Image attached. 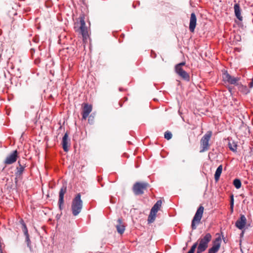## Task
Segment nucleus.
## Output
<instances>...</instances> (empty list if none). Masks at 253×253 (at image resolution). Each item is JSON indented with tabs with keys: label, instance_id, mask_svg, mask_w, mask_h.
Here are the masks:
<instances>
[{
	"label": "nucleus",
	"instance_id": "obj_1",
	"mask_svg": "<svg viewBox=\"0 0 253 253\" xmlns=\"http://www.w3.org/2000/svg\"><path fill=\"white\" fill-rule=\"evenodd\" d=\"M84 19V14H81L79 17L76 19L74 25L75 31L82 36L84 42H85L88 38L89 31V28L86 26Z\"/></svg>",
	"mask_w": 253,
	"mask_h": 253
},
{
	"label": "nucleus",
	"instance_id": "obj_2",
	"mask_svg": "<svg viewBox=\"0 0 253 253\" xmlns=\"http://www.w3.org/2000/svg\"><path fill=\"white\" fill-rule=\"evenodd\" d=\"M81 196L78 194L73 199L71 204V211L74 216L78 215L81 211L83 208V201L81 200Z\"/></svg>",
	"mask_w": 253,
	"mask_h": 253
},
{
	"label": "nucleus",
	"instance_id": "obj_3",
	"mask_svg": "<svg viewBox=\"0 0 253 253\" xmlns=\"http://www.w3.org/2000/svg\"><path fill=\"white\" fill-rule=\"evenodd\" d=\"M211 240V235L210 233H207L202 236L199 240V245L197 247V253H202L206 250L208 244Z\"/></svg>",
	"mask_w": 253,
	"mask_h": 253
},
{
	"label": "nucleus",
	"instance_id": "obj_4",
	"mask_svg": "<svg viewBox=\"0 0 253 253\" xmlns=\"http://www.w3.org/2000/svg\"><path fill=\"white\" fill-rule=\"evenodd\" d=\"M212 136V132L208 131L202 137L200 140V153H203L207 151L210 148L211 144L210 141Z\"/></svg>",
	"mask_w": 253,
	"mask_h": 253
},
{
	"label": "nucleus",
	"instance_id": "obj_5",
	"mask_svg": "<svg viewBox=\"0 0 253 253\" xmlns=\"http://www.w3.org/2000/svg\"><path fill=\"white\" fill-rule=\"evenodd\" d=\"M149 187V184L146 182H136L132 187V191L135 195H142Z\"/></svg>",
	"mask_w": 253,
	"mask_h": 253
},
{
	"label": "nucleus",
	"instance_id": "obj_6",
	"mask_svg": "<svg viewBox=\"0 0 253 253\" xmlns=\"http://www.w3.org/2000/svg\"><path fill=\"white\" fill-rule=\"evenodd\" d=\"M204 208L200 206L197 209L196 213L192 220L191 228L193 230L196 229V224H198L202 218Z\"/></svg>",
	"mask_w": 253,
	"mask_h": 253
},
{
	"label": "nucleus",
	"instance_id": "obj_7",
	"mask_svg": "<svg viewBox=\"0 0 253 253\" xmlns=\"http://www.w3.org/2000/svg\"><path fill=\"white\" fill-rule=\"evenodd\" d=\"M185 65V62L180 63L175 66V71L183 79L187 81L189 80L190 76L189 74L183 70L182 67Z\"/></svg>",
	"mask_w": 253,
	"mask_h": 253
},
{
	"label": "nucleus",
	"instance_id": "obj_8",
	"mask_svg": "<svg viewBox=\"0 0 253 253\" xmlns=\"http://www.w3.org/2000/svg\"><path fill=\"white\" fill-rule=\"evenodd\" d=\"M223 81L225 83L237 85L239 80L238 78H235L230 75L227 72L224 73L222 75Z\"/></svg>",
	"mask_w": 253,
	"mask_h": 253
},
{
	"label": "nucleus",
	"instance_id": "obj_9",
	"mask_svg": "<svg viewBox=\"0 0 253 253\" xmlns=\"http://www.w3.org/2000/svg\"><path fill=\"white\" fill-rule=\"evenodd\" d=\"M18 151L17 150H13L7 156L4 161L6 165H10L15 163L18 157Z\"/></svg>",
	"mask_w": 253,
	"mask_h": 253
},
{
	"label": "nucleus",
	"instance_id": "obj_10",
	"mask_svg": "<svg viewBox=\"0 0 253 253\" xmlns=\"http://www.w3.org/2000/svg\"><path fill=\"white\" fill-rule=\"evenodd\" d=\"M221 238L220 236L216 238L212 242V246L209 249V253H216L220 249L221 244Z\"/></svg>",
	"mask_w": 253,
	"mask_h": 253
},
{
	"label": "nucleus",
	"instance_id": "obj_11",
	"mask_svg": "<svg viewBox=\"0 0 253 253\" xmlns=\"http://www.w3.org/2000/svg\"><path fill=\"white\" fill-rule=\"evenodd\" d=\"M247 223V219L244 215H241L240 218L235 223L236 226L239 229H243Z\"/></svg>",
	"mask_w": 253,
	"mask_h": 253
},
{
	"label": "nucleus",
	"instance_id": "obj_12",
	"mask_svg": "<svg viewBox=\"0 0 253 253\" xmlns=\"http://www.w3.org/2000/svg\"><path fill=\"white\" fill-rule=\"evenodd\" d=\"M18 166L16 167L15 175L16 177H20L22 175L26 168L24 164H21L20 161L18 162Z\"/></svg>",
	"mask_w": 253,
	"mask_h": 253
},
{
	"label": "nucleus",
	"instance_id": "obj_13",
	"mask_svg": "<svg viewBox=\"0 0 253 253\" xmlns=\"http://www.w3.org/2000/svg\"><path fill=\"white\" fill-rule=\"evenodd\" d=\"M116 227L117 230V232L120 234H122L124 233L125 230V223L123 222L121 219L119 218L116 224Z\"/></svg>",
	"mask_w": 253,
	"mask_h": 253
},
{
	"label": "nucleus",
	"instance_id": "obj_14",
	"mask_svg": "<svg viewBox=\"0 0 253 253\" xmlns=\"http://www.w3.org/2000/svg\"><path fill=\"white\" fill-rule=\"evenodd\" d=\"M197 18L196 15L194 13H192L191 14L190 23H189V30L191 32H193L195 30L196 26Z\"/></svg>",
	"mask_w": 253,
	"mask_h": 253
},
{
	"label": "nucleus",
	"instance_id": "obj_15",
	"mask_svg": "<svg viewBox=\"0 0 253 253\" xmlns=\"http://www.w3.org/2000/svg\"><path fill=\"white\" fill-rule=\"evenodd\" d=\"M92 111V106L87 104H84L83 112V119L85 120Z\"/></svg>",
	"mask_w": 253,
	"mask_h": 253
},
{
	"label": "nucleus",
	"instance_id": "obj_16",
	"mask_svg": "<svg viewBox=\"0 0 253 253\" xmlns=\"http://www.w3.org/2000/svg\"><path fill=\"white\" fill-rule=\"evenodd\" d=\"M235 15L237 18L240 21L243 20V17L241 16V9L239 3H235L234 6Z\"/></svg>",
	"mask_w": 253,
	"mask_h": 253
},
{
	"label": "nucleus",
	"instance_id": "obj_17",
	"mask_svg": "<svg viewBox=\"0 0 253 253\" xmlns=\"http://www.w3.org/2000/svg\"><path fill=\"white\" fill-rule=\"evenodd\" d=\"M58 206L59 210L61 211L63 207V185L60 188L59 193Z\"/></svg>",
	"mask_w": 253,
	"mask_h": 253
},
{
	"label": "nucleus",
	"instance_id": "obj_18",
	"mask_svg": "<svg viewBox=\"0 0 253 253\" xmlns=\"http://www.w3.org/2000/svg\"><path fill=\"white\" fill-rule=\"evenodd\" d=\"M162 206V201L161 200H158L156 204L153 206L151 210V211L152 212L156 213L160 210V208Z\"/></svg>",
	"mask_w": 253,
	"mask_h": 253
},
{
	"label": "nucleus",
	"instance_id": "obj_19",
	"mask_svg": "<svg viewBox=\"0 0 253 253\" xmlns=\"http://www.w3.org/2000/svg\"><path fill=\"white\" fill-rule=\"evenodd\" d=\"M222 171V166L220 165L218 166V167L217 168L215 173L214 174V179L216 181H218L220 176L221 175V173Z\"/></svg>",
	"mask_w": 253,
	"mask_h": 253
},
{
	"label": "nucleus",
	"instance_id": "obj_20",
	"mask_svg": "<svg viewBox=\"0 0 253 253\" xmlns=\"http://www.w3.org/2000/svg\"><path fill=\"white\" fill-rule=\"evenodd\" d=\"M156 213L152 212L150 211V213L148 216V222L149 223H152L154 221L156 218Z\"/></svg>",
	"mask_w": 253,
	"mask_h": 253
},
{
	"label": "nucleus",
	"instance_id": "obj_21",
	"mask_svg": "<svg viewBox=\"0 0 253 253\" xmlns=\"http://www.w3.org/2000/svg\"><path fill=\"white\" fill-rule=\"evenodd\" d=\"M25 242L27 244V247L29 248V250L31 253H33L34 252L33 249L32 247L31 246V241L30 238V237H28L25 238Z\"/></svg>",
	"mask_w": 253,
	"mask_h": 253
},
{
	"label": "nucleus",
	"instance_id": "obj_22",
	"mask_svg": "<svg viewBox=\"0 0 253 253\" xmlns=\"http://www.w3.org/2000/svg\"><path fill=\"white\" fill-rule=\"evenodd\" d=\"M233 184L237 189H239L241 186V182L239 179H235L233 181Z\"/></svg>",
	"mask_w": 253,
	"mask_h": 253
},
{
	"label": "nucleus",
	"instance_id": "obj_23",
	"mask_svg": "<svg viewBox=\"0 0 253 253\" xmlns=\"http://www.w3.org/2000/svg\"><path fill=\"white\" fill-rule=\"evenodd\" d=\"M228 146H229V149L231 151H232L233 152H235L236 151L237 145L234 142H232V143L229 142L228 143Z\"/></svg>",
	"mask_w": 253,
	"mask_h": 253
},
{
	"label": "nucleus",
	"instance_id": "obj_24",
	"mask_svg": "<svg viewBox=\"0 0 253 253\" xmlns=\"http://www.w3.org/2000/svg\"><path fill=\"white\" fill-rule=\"evenodd\" d=\"M21 228H22V231L24 233V234L25 236V238L30 237V235L28 233V229L27 227V225L23 226L21 227Z\"/></svg>",
	"mask_w": 253,
	"mask_h": 253
},
{
	"label": "nucleus",
	"instance_id": "obj_25",
	"mask_svg": "<svg viewBox=\"0 0 253 253\" xmlns=\"http://www.w3.org/2000/svg\"><path fill=\"white\" fill-rule=\"evenodd\" d=\"M17 189V187L16 186H15L13 183L12 182H10L8 184L7 186V189L9 191H10L11 190H16Z\"/></svg>",
	"mask_w": 253,
	"mask_h": 253
},
{
	"label": "nucleus",
	"instance_id": "obj_26",
	"mask_svg": "<svg viewBox=\"0 0 253 253\" xmlns=\"http://www.w3.org/2000/svg\"><path fill=\"white\" fill-rule=\"evenodd\" d=\"M57 138L60 141V145L63 148V133H59L57 136Z\"/></svg>",
	"mask_w": 253,
	"mask_h": 253
},
{
	"label": "nucleus",
	"instance_id": "obj_27",
	"mask_svg": "<svg viewBox=\"0 0 253 253\" xmlns=\"http://www.w3.org/2000/svg\"><path fill=\"white\" fill-rule=\"evenodd\" d=\"M198 242L194 243L192 246L191 249L188 251L187 253H194L196 248L197 247Z\"/></svg>",
	"mask_w": 253,
	"mask_h": 253
},
{
	"label": "nucleus",
	"instance_id": "obj_28",
	"mask_svg": "<svg viewBox=\"0 0 253 253\" xmlns=\"http://www.w3.org/2000/svg\"><path fill=\"white\" fill-rule=\"evenodd\" d=\"M164 136L166 139L169 140L172 137V134L170 131H167L165 133Z\"/></svg>",
	"mask_w": 253,
	"mask_h": 253
},
{
	"label": "nucleus",
	"instance_id": "obj_29",
	"mask_svg": "<svg viewBox=\"0 0 253 253\" xmlns=\"http://www.w3.org/2000/svg\"><path fill=\"white\" fill-rule=\"evenodd\" d=\"M61 215H62V212H61L60 214H57L56 215L55 218H56V219L57 221V226H58L59 223L60 222V217H61Z\"/></svg>",
	"mask_w": 253,
	"mask_h": 253
},
{
	"label": "nucleus",
	"instance_id": "obj_30",
	"mask_svg": "<svg viewBox=\"0 0 253 253\" xmlns=\"http://www.w3.org/2000/svg\"><path fill=\"white\" fill-rule=\"evenodd\" d=\"M39 41H40V37H39V36H38V35L35 36L33 39V42H34L35 43H38L39 42Z\"/></svg>",
	"mask_w": 253,
	"mask_h": 253
},
{
	"label": "nucleus",
	"instance_id": "obj_31",
	"mask_svg": "<svg viewBox=\"0 0 253 253\" xmlns=\"http://www.w3.org/2000/svg\"><path fill=\"white\" fill-rule=\"evenodd\" d=\"M52 5V1L51 0H47L45 1V6L47 7H50Z\"/></svg>",
	"mask_w": 253,
	"mask_h": 253
},
{
	"label": "nucleus",
	"instance_id": "obj_32",
	"mask_svg": "<svg viewBox=\"0 0 253 253\" xmlns=\"http://www.w3.org/2000/svg\"><path fill=\"white\" fill-rule=\"evenodd\" d=\"M233 206H234V199H233V195H232L231 197V201H230V207H231L232 210H233Z\"/></svg>",
	"mask_w": 253,
	"mask_h": 253
},
{
	"label": "nucleus",
	"instance_id": "obj_33",
	"mask_svg": "<svg viewBox=\"0 0 253 253\" xmlns=\"http://www.w3.org/2000/svg\"><path fill=\"white\" fill-rule=\"evenodd\" d=\"M57 19L59 21H62L63 20L62 14L61 13L57 14Z\"/></svg>",
	"mask_w": 253,
	"mask_h": 253
},
{
	"label": "nucleus",
	"instance_id": "obj_34",
	"mask_svg": "<svg viewBox=\"0 0 253 253\" xmlns=\"http://www.w3.org/2000/svg\"><path fill=\"white\" fill-rule=\"evenodd\" d=\"M19 223L21 225V227H22L23 226H25V225H26L24 220L22 218H21L20 219Z\"/></svg>",
	"mask_w": 253,
	"mask_h": 253
},
{
	"label": "nucleus",
	"instance_id": "obj_35",
	"mask_svg": "<svg viewBox=\"0 0 253 253\" xmlns=\"http://www.w3.org/2000/svg\"><path fill=\"white\" fill-rule=\"evenodd\" d=\"M30 52L31 54V56H33V55L34 54L35 52V48H31L30 49Z\"/></svg>",
	"mask_w": 253,
	"mask_h": 253
},
{
	"label": "nucleus",
	"instance_id": "obj_36",
	"mask_svg": "<svg viewBox=\"0 0 253 253\" xmlns=\"http://www.w3.org/2000/svg\"><path fill=\"white\" fill-rule=\"evenodd\" d=\"M68 137L67 134L66 133L64 134V150H65V142L67 141V138Z\"/></svg>",
	"mask_w": 253,
	"mask_h": 253
},
{
	"label": "nucleus",
	"instance_id": "obj_37",
	"mask_svg": "<svg viewBox=\"0 0 253 253\" xmlns=\"http://www.w3.org/2000/svg\"><path fill=\"white\" fill-rule=\"evenodd\" d=\"M18 177H15V178H14V182H15V186H17V184H18Z\"/></svg>",
	"mask_w": 253,
	"mask_h": 253
},
{
	"label": "nucleus",
	"instance_id": "obj_38",
	"mask_svg": "<svg viewBox=\"0 0 253 253\" xmlns=\"http://www.w3.org/2000/svg\"><path fill=\"white\" fill-rule=\"evenodd\" d=\"M58 43L60 44H61V35L58 36Z\"/></svg>",
	"mask_w": 253,
	"mask_h": 253
},
{
	"label": "nucleus",
	"instance_id": "obj_39",
	"mask_svg": "<svg viewBox=\"0 0 253 253\" xmlns=\"http://www.w3.org/2000/svg\"><path fill=\"white\" fill-rule=\"evenodd\" d=\"M62 51V49H59V56L60 59H61L62 56H63V55L61 54V52Z\"/></svg>",
	"mask_w": 253,
	"mask_h": 253
},
{
	"label": "nucleus",
	"instance_id": "obj_40",
	"mask_svg": "<svg viewBox=\"0 0 253 253\" xmlns=\"http://www.w3.org/2000/svg\"><path fill=\"white\" fill-rule=\"evenodd\" d=\"M41 62V59L39 58L36 59L35 60V63L36 64H39Z\"/></svg>",
	"mask_w": 253,
	"mask_h": 253
},
{
	"label": "nucleus",
	"instance_id": "obj_41",
	"mask_svg": "<svg viewBox=\"0 0 253 253\" xmlns=\"http://www.w3.org/2000/svg\"><path fill=\"white\" fill-rule=\"evenodd\" d=\"M47 98L49 99H53V96L52 94H49L48 96H47Z\"/></svg>",
	"mask_w": 253,
	"mask_h": 253
},
{
	"label": "nucleus",
	"instance_id": "obj_42",
	"mask_svg": "<svg viewBox=\"0 0 253 253\" xmlns=\"http://www.w3.org/2000/svg\"><path fill=\"white\" fill-rule=\"evenodd\" d=\"M67 141H66L65 142V150H64V151H67Z\"/></svg>",
	"mask_w": 253,
	"mask_h": 253
},
{
	"label": "nucleus",
	"instance_id": "obj_43",
	"mask_svg": "<svg viewBox=\"0 0 253 253\" xmlns=\"http://www.w3.org/2000/svg\"><path fill=\"white\" fill-rule=\"evenodd\" d=\"M61 74L62 75L63 74V65L62 63L61 64Z\"/></svg>",
	"mask_w": 253,
	"mask_h": 253
},
{
	"label": "nucleus",
	"instance_id": "obj_44",
	"mask_svg": "<svg viewBox=\"0 0 253 253\" xmlns=\"http://www.w3.org/2000/svg\"><path fill=\"white\" fill-rule=\"evenodd\" d=\"M119 107H121L122 106V103L121 102H119Z\"/></svg>",
	"mask_w": 253,
	"mask_h": 253
},
{
	"label": "nucleus",
	"instance_id": "obj_45",
	"mask_svg": "<svg viewBox=\"0 0 253 253\" xmlns=\"http://www.w3.org/2000/svg\"><path fill=\"white\" fill-rule=\"evenodd\" d=\"M59 124H60L59 129H61V128H62V126H61V123H60V122H59Z\"/></svg>",
	"mask_w": 253,
	"mask_h": 253
},
{
	"label": "nucleus",
	"instance_id": "obj_46",
	"mask_svg": "<svg viewBox=\"0 0 253 253\" xmlns=\"http://www.w3.org/2000/svg\"><path fill=\"white\" fill-rule=\"evenodd\" d=\"M119 90H120V91H123V88H122L120 87V88H119Z\"/></svg>",
	"mask_w": 253,
	"mask_h": 253
},
{
	"label": "nucleus",
	"instance_id": "obj_47",
	"mask_svg": "<svg viewBox=\"0 0 253 253\" xmlns=\"http://www.w3.org/2000/svg\"><path fill=\"white\" fill-rule=\"evenodd\" d=\"M39 49H40V50H41V46H40L39 47Z\"/></svg>",
	"mask_w": 253,
	"mask_h": 253
},
{
	"label": "nucleus",
	"instance_id": "obj_48",
	"mask_svg": "<svg viewBox=\"0 0 253 253\" xmlns=\"http://www.w3.org/2000/svg\"><path fill=\"white\" fill-rule=\"evenodd\" d=\"M4 169H5V167H3L2 170H3Z\"/></svg>",
	"mask_w": 253,
	"mask_h": 253
},
{
	"label": "nucleus",
	"instance_id": "obj_49",
	"mask_svg": "<svg viewBox=\"0 0 253 253\" xmlns=\"http://www.w3.org/2000/svg\"><path fill=\"white\" fill-rule=\"evenodd\" d=\"M61 183L63 184V180H62V181H61Z\"/></svg>",
	"mask_w": 253,
	"mask_h": 253
},
{
	"label": "nucleus",
	"instance_id": "obj_50",
	"mask_svg": "<svg viewBox=\"0 0 253 253\" xmlns=\"http://www.w3.org/2000/svg\"><path fill=\"white\" fill-rule=\"evenodd\" d=\"M60 6H61V5H60V4H59V5H58V6H59V7H60ZM59 8H60V7H59Z\"/></svg>",
	"mask_w": 253,
	"mask_h": 253
}]
</instances>
